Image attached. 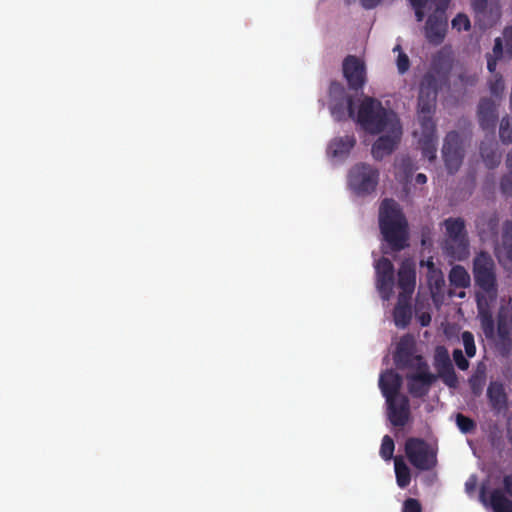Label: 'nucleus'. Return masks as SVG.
Segmentation results:
<instances>
[{
  "mask_svg": "<svg viewBox=\"0 0 512 512\" xmlns=\"http://www.w3.org/2000/svg\"><path fill=\"white\" fill-rule=\"evenodd\" d=\"M381 1L382 0H361V5L365 9H373L377 7L381 3Z\"/></svg>",
  "mask_w": 512,
  "mask_h": 512,
  "instance_id": "obj_52",
  "label": "nucleus"
},
{
  "mask_svg": "<svg viewBox=\"0 0 512 512\" xmlns=\"http://www.w3.org/2000/svg\"><path fill=\"white\" fill-rule=\"evenodd\" d=\"M498 258H505L512 263V221H506L503 226L502 243L496 248Z\"/></svg>",
  "mask_w": 512,
  "mask_h": 512,
  "instance_id": "obj_26",
  "label": "nucleus"
},
{
  "mask_svg": "<svg viewBox=\"0 0 512 512\" xmlns=\"http://www.w3.org/2000/svg\"><path fill=\"white\" fill-rule=\"evenodd\" d=\"M449 282L455 288H467L470 286L471 278L467 270L461 265H455L449 272Z\"/></svg>",
  "mask_w": 512,
  "mask_h": 512,
  "instance_id": "obj_28",
  "label": "nucleus"
},
{
  "mask_svg": "<svg viewBox=\"0 0 512 512\" xmlns=\"http://www.w3.org/2000/svg\"><path fill=\"white\" fill-rule=\"evenodd\" d=\"M489 0H474L473 9L477 14H484Z\"/></svg>",
  "mask_w": 512,
  "mask_h": 512,
  "instance_id": "obj_47",
  "label": "nucleus"
},
{
  "mask_svg": "<svg viewBox=\"0 0 512 512\" xmlns=\"http://www.w3.org/2000/svg\"><path fill=\"white\" fill-rule=\"evenodd\" d=\"M429 322H430V316H429V315L427 316V318H426L425 316H422V317H421V324H422L423 326L428 325V324H429Z\"/></svg>",
  "mask_w": 512,
  "mask_h": 512,
  "instance_id": "obj_55",
  "label": "nucleus"
},
{
  "mask_svg": "<svg viewBox=\"0 0 512 512\" xmlns=\"http://www.w3.org/2000/svg\"><path fill=\"white\" fill-rule=\"evenodd\" d=\"M393 50L399 52L397 57V69L399 73L404 74L410 67V60L408 56L402 52L400 45H397Z\"/></svg>",
  "mask_w": 512,
  "mask_h": 512,
  "instance_id": "obj_40",
  "label": "nucleus"
},
{
  "mask_svg": "<svg viewBox=\"0 0 512 512\" xmlns=\"http://www.w3.org/2000/svg\"><path fill=\"white\" fill-rule=\"evenodd\" d=\"M404 451L410 464L420 471L432 470L437 465L436 451L422 438H408Z\"/></svg>",
  "mask_w": 512,
  "mask_h": 512,
  "instance_id": "obj_6",
  "label": "nucleus"
},
{
  "mask_svg": "<svg viewBox=\"0 0 512 512\" xmlns=\"http://www.w3.org/2000/svg\"><path fill=\"white\" fill-rule=\"evenodd\" d=\"M397 285L401 290L398 296L400 301L409 300L416 285L415 265L410 260L402 261L398 270Z\"/></svg>",
  "mask_w": 512,
  "mask_h": 512,
  "instance_id": "obj_18",
  "label": "nucleus"
},
{
  "mask_svg": "<svg viewBox=\"0 0 512 512\" xmlns=\"http://www.w3.org/2000/svg\"><path fill=\"white\" fill-rule=\"evenodd\" d=\"M396 482L400 488H406L411 482V472L407 464L401 458L394 460Z\"/></svg>",
  "mask_w": 512,
  "mask_h": 512,
  "instance_id": "obj_30",
  "label": "nucleus"
},
{
  "mask_svg": "<svg viewBox=\"0 0 512 512\" xmlns=\"http://www.w3.org/2000/svg\"><path fill=\"white\" fill-rule=\"evenodd\" d=\"M479 149L487 168L493 169L500 164L501 154L498 152L497 143L494 140L482 141Z\"/></svg>",
  "mask_w": 512,
  "mask_h": 512,
  "instance_id": "obj_25",
  "label": "nucleus"
},
{
  "mask_svg": "<svg viewBox=\"0 0 512 512\" xmlns=\"http://www.w3.org/2000/svg\"><path fill=\"white\" fill-rule=\"evenodd\" d=\"M498 60L500 59L487 55V68L492 75L497 74L495 71Z\"/></svg>",
  "mask_w": 512,
  "mask_h": 512,
  "instance_id": "obj_51",
  "label": "nucleus"
},
{
  "mask_svg": "<svg viewBox=\"0 0 512 512\" xmlns=\"http://www.w3.org/2000/svg\"><path fill=\"white\" fill-rule=\"evenodd\" d=\"M499 219L496 214L489 217L487 225L491 234H497Z\"/></svg>",
  "mask_w": 512,
  "mask_h": 512,
  "instance_id": "obj_48",
  "label": "nucleus"
},
{
  "mask_svg": "<svg viewBox=\"0 0 512 512\" xmlns=\"http://www.w3.org/2000/svg\"><path fill=\"white\" fill-rule=\"evenodd\" d=\"M477 486V478L476 476H471L465 483V490L467 493H472L475 491Z\"/></svg>",
  "mask_w": 512,
  "mask_h": 512,
  "instance_id": "obj_50",
  "label": "nucleus"
},
{
  "mask_svg": "<svg viewBox=\"0 0 512 512\" xmlns=\"http://www.w3.org/2000/svg\"><path fill=\"white\" fill-rule=\"evenodd\" d=\"M472 273L475 285L479 288L476 293V304L481 329L487 339L495 338V321L490 305L498 296L496 264L492 256L479 252L473 259Z\"/></svg>",
  "mask_w": 512,
  "mask_h": 512,
  "instance_id": "obj_1",
  "label": "nucleus"
},
{
  "mask_svg": "<svg viewBox=\"0 0 512 512\" xmlns=\"http://www.w3.org/2000/svg\"><path fill=\"white\" fill-rule=\"evenodd\" d=\"M502 40L505 43V52L512 57V26H506L502 32Z\"/></svg>",
  "mask_w": 512,
  "mask_h": 512,
  "instance_id": "obj_42",
  "label": "nucleus"
},
{
  "mask_svg": "<svg viewBox=\"0 0 512 512\" xmlns=\"http://www.w3.org/2000/svg\"><path fill=\"white\" fill-rule=\"evenodd\" d=\"M402 512H422L421 503L415 498H407L403 503Z\"/></svg>",
  "mask_w": 512,
  "mask_h": 512,
  "instance_id": "obj_43",
  "label": "nucleus"
},
{
  "mask_svg": "<svg viewBox=\"0 0 512 512\" xmlns=\"http://www.w3.org/2000/svg\"><path fill=\"white\" fill-rule=\"evenodd\" d=\"M452 28L457 31H469L471 23L468 16L463 13L457 14L452 20Z\"/></svg>",
  "mask_w": 512,
  "mask_h": 512,
  "instance_id": "obj_38",
  "label": "nucleus"
},
{
  "mask_svg": "<svg viewBox=\"0 0 512 512\" xmlns=\"http://www.w3.org/2000/svg\"><path fill=\"white\" fill-rule=\"evenodd\" d=\"M478 120L483 130L494 132L498 114L492 98H481L478 105Z\"/></svg>",
  "mask_w": 512,
  "mask_h": 512,
  "instance_id": "obj_20",
  "label": "nucleus"
},
{
  "mask_svg": "<svg viewBox=\"0 0 512 512\" xmlns=\"http://www.w3.org/2000/svg\"><path fill=\"white\" fill-rule=\"evenodd\" d=\"M356 100L360 98H334L330 105L331 114L336 121L348 118L354 119Z\"/></svg>",
  "mask_w": 512,
  "mask_h": 512,
  "instance_id": "obj_22",
  "label": "nucleus"
},
{
  "mask_svg": "<svg viewBox=\"0 0 512 512\" xmlns=\"http://www.w3.org/2000/svg\"><path fill=\"white\" fill-rule=\"evenodd\" d=\"M376 286L384 300H389L393 293L394 266L386 257L380 258L375 265Z\"/></svg>",
  "mask_w": 512,
  "mask_h": 512,
  "instance_id": "obj_15",
  "label": "nucleus"
},
{
  "mask_svg": "<svg viewBox=\"0 0 512 512\" xmlns=\"http://www.w3.org/2000/svg\"><path fill=\"white\" fill-rule=\"evenodd\" d=\"M489 505L493 512H512V500L501 489H493L491 491Z\"/></svg>",
  "mask_w": 512,
  "mask_h": 512,
  "instance_id": "obj_27",
  "label": "nucleus"
},
{
  "mask_svg": "<svg viewBox=\"0 0 512 512\" xmlns=\"http://www.w3.org/2000/svg\"><path fill=\"white\" fill-rule=\"evenodd\" d=\"M443 226L445 227L444 253L454 260H465L469 255V240L464 219L449 217L444 220Z\"/></svg>",
  "mask_w": 512,
  "mask_h": 512,
  "instance_id": "obj_5",
  "label": "nucleus"
},
{
  "mask_svg": "<svg viewBox=\"0 0 512 512\" xmlns=\"http://www.w3.org/2000/svg\"><path fill=\"white\" fill-rule=\"evenodd\" d=\"M480 500L482 503L487 504L486 498H485V489L482 488L480 492Z\"/></svg>",
  "mask_w": 512,
  "mask_h": 512,
  "instance_id": "obj_56",
  "label": "nucleus"
},
{
  "mask_svg": "<svg viewBox=\"0 0 512 512\" xmlns=\"http://www.w3.org/2000/svg\"><path fill=\"white\" fill-rule=\"evenodd\" d=\"M503 491L512 497V474L505 475L503 478Z\"/></svg>",
  "mask_w": 512,
  "mask_h": 512,
  "instance_id": "obj_49",
  "label": "nucleus"
},
{
  "mask_svg": "<svg viewBox=\"0 0 512 512\" xmlns=\"http://www.w3.org/2000/svg\"><path fill=\"white\" fill-rule=\"evenodd\" d=\"M384 132L385 134L381 135L371 148L373 158L378 161L391 155L399 145L403 133L400 120L385 128Z\"/></svg>",
  "mask_w": 512,
  "mask_h": 512,
  "instance_id": "obj_10",
  "label": "nucleus"
},
{
  "mask_svg": "<svg viewBox=\"0 0 512 512\" xmlns=\"http://www.w3.org/2000/svg\"><path fill=\"white\" fill-rule=\"evenodd\" d=\"M499 136L504 144L512 143V119L508 116L503 117L500 122Z\"/></svg>",
  "mask_w": 512,
  "mask_h": 512,
  "instance_id": "obj_33",
  "label": "nucleus"
},
{
  "mask_svg": "<svg viewBox=\"0 0 512 512\" xmlns=\"http://www.w3.org/2000/svg\"><path fill=\"white\" fill-rule=\"evenodd\" d=\"M456 424L459 430L464 434L471 433L476 429L475 421L461 413L456 415Z\"/></svg>",
  "mask_w": 512,
  "mask_h": 512,
  "instance_id": "obj_34",
  "label": "nucleus"
},
{
  "mask_svg": "<svg viewBox=\"0 0 512 512\" xmlns=\"http://www.w3.org/2000/svg\"><path fill=\"white\" fill-rule=\"evenodd\" d=\"M500 188L503 194L512 195V172L507 173L502 177Z\"/></svg>",
  "mask_w": 512,
  "mask_h": 512,
  "instance_id": "obj_44",
  "label": "nucleus"
},
{
  "mask_svg": "<svg viewBox=\"0 0 512 512\" xmlns=\"http://www.w3.org/2000/svg\"><path fill=\"white\" fill-rule=\"evenodd\" d=\"M435 10L430 14L424 26V35L428 43L434 46L440 45L447 34L448 20L446 10L450 2L432 1Z\"/></svg>",
  "mask_w": 512,
  "mask_h": 512,
  "instance_id": "obj_8",
  "label": "nucleus"
},
{
  "mask_svg": "<svg viewBox=\"0 0 512 512\" xmlns=\"http://www.w3.org/2000/svg\"><path fill=\"white\" fill-rule=\"evenodd\" d=\"M503 53V40L501 37H497L494 41L492 54H488V56L501 59L503 57Z\"/></svg>",
  "mask_w": 512,
  "mask_h": 512,
  "instance_id": "obj_45",
  "label": "nucleus"
},
{
  "mask_svg": "<svg viewBox=\"0 0 512 512\" xmlns=\"http://www.w3.org/2000/svg\"><path fill=\"white\" fill-rule=\"evenodd\" d=\"M379 182V171L367 163L354 165L348 174V186L358 196L373 193Z\"/></svg>",
  "mask_w": 512,
  "mask_h": 512,
  "instance_id": "obj_7",
  "label": "nucleus"
},
{
  "mask_svg": "<svg viewBox=\"0 0 512 512\" xmlns=\"http://www.w3.org/2000/svg\"><path fill=\"white\" fill-rule=\"evenodd\" d=\"M414 341L410 336H403L397 344L394 362L398 369H415L421 363H427L421 355H415Z\"/></svg>",
  "mask_w": 512,
  "mask_h": 512,
  "instance_id": "obj_13",
  "label": "nucleus"
},
{
  "mask_svg": "<svg viewBox=\"0 0 512 512\" xmlns=\"http://www.w3.org/2000/svg\"><path fill=\"white\" fill-rule=\"evenodd\" d=\"M356 144L354 135L334 138L328 146V154L337 159L346 158Z\"/></svg>",
  "mask_w": 512,
  "mask_h": 512,
  "instance_id": "obj_23",
  "label": "nucleus"
},
{
  "mask_svg": "<svg viewBox=\"0 0 512 512\" xmlns=\"http://www.w3.org/2000/svg\"><path fill=\"white\" fill-rule=\"evenodd\" d=\"M342 74L351 91L357 94L363 90L367 82V70L361 58L347 55L342 62Z\"/></svg>",
  "mask_w": 512,
  "mask_h": 512,
  "instance_id": "obj_9",
  "label": "nucleus"
},
{
  "mask_svg": "<svg viewBox=\"0 0 512 512\" xmlns=\"http://www.w3.org/2000/svg\"><path fill=\"white\" fill-rule=\"evenodd\" d=\"M443 284H444V279H443V277H442V276H441L439 279H437V280L435 281V286H436L437 288H440Z\"/></svg>",
  "mask_w": 512,
  "mask_h": 512,
  "instance_id": "obj_57",
  "label": "nucleus"
},
{
  "mask_svg": "<svg viewBox=\"0 0 512 512\" xmlns=\"http://www.w3.org/2000/svg\"><path fill=\"white\" fill-rule=\"evenodd\" d=\"M452 355H453V360H454L456 366L460 370L464 371V370L468 369L469 361L465 358L461 349H454Z\"/></svg>",
  "mask_w": 512,
  "mask_h": 512,
  "instance_id": "obj_41",
  "label": "nucleus"
},
{
  "mask_svg": "<svg viewBox=\"0 0 512 512\" xmlns=\"http://www.w3.org/2000/svg\"><path fill=\"white\" fill-rule=\"evenodd\" d=\"M408 300L400 301L398 297V303L394 309V322L397 327L405 328L411 320V308L407 303Z\"/></svg>",
  "mask_w": 512,
  "mask_h": 512,
  "instance_id": "obj_29",
  "label": "nucleus"
},
{
  "mask_svg": "<svg viewBox=\"0 0 512 512\" xmlns=\"http://www.w3.org/2000/svg\"><path fill=\"white\" fill-rule=\"evenodd\" d=\"M462 342L464 345L466 355L470 358L474 357L476 354V346L473 334L469 331H464L462 333Z\"/></svg>",
  "mask_w": 512,
  "mask_h": 512,
  "instance_id": "obj_37",
  "label": "nucleus"
},
{
  "mask_svg": "<svg viewBox=\"0 0 512 512\" xmlns=\"http://www.w3.org/2000/svg\"><path fill=\"white\" fill-rule=\"evenodd\" d=\"M510 107L512 109V98H510Z\"/></svg>",
  "mask_w": 512,
  "mask_h": 512,
  "instance_id": "obj_58",
  "label": "nucleus"
},
{
  "mask_svg": "<svg viewBox=\"0 0 512 512\" xmlns=\"http://www.w3.org/2000/svg\"><path fill=\"white\" fill-rule=\"evenodd\" d=\"M439 80H441L433 71L427 72L420 83L421 93L426 92L427 95L433 93L434 96H437L438 88H439Z\"/></svg>",
  "mask_w": 512,
  "mask_h": 512,
  "instance_id": "obj_31",
  "label": "nucleus"
},
{
  "mask_svg": "<svg viewBox=\"0 0 512 512\" xmlns=\"http://www.w3.org/2000/svg\"><path fill=\"white\" fill-rule=\"evenodd\" d=\"M415 182L420 185L425 184L427 182V176L423 173H418L415 177Z\"/></svg>",
  "mask_w": 512,
  "mask_h": 512,
  "instance_id": "obj_53",
  "label": "nucleus"
},
{
  "mask_svg": "<svg viewBox=\"0 0 512 512\" xmlns=\"http://www.w3.org/2000/svg\"><path fill=\"white\" fill-rule=\"evenodd\" d=\"M434 366L438 372V376L449 387H455L458 378L451 362L449 353L444 346H438L434 355Z\"/></svg>",
  "mask_w": 512,
  "mask_h": 512,
  "instance_id": "obj_17",
  "label": "nucleus"
},
{
  "mask_svg": "<svg viewBox=\"0 0 512 512\" xmlns=\"http://www.w3.org/2000/svg\"><path fill=\"white\" fill-rule=\"evenodd\" d=\"M487 397L493 411L500 413L507 409V395L502 383L492 381L487 389Z\"/></svg>",
  "mask_w": 512,
  "mask_h": 512,
  "instance_id": "obj_24",
  "label": "nucleus"
},
{
  "mask_svg": "<svg viewBox=\"0 0 512 512\" xmlns=\"http://www.w3.org/2000/svg\"><path fill=\"white\" fill-rule=\"evenodd\" d=\"M496 320L498 345L509 350L512 345V305L510 301L501 303Z\"/></svg>",
  "mask_w": 512,
  "mask_h": 512,
  "instance_id": "obj_14",
  "label": "nucleus"
},
{
  "mask_svg": "<svg viewBox=\"0 0 512 512\" xmlns=\"http://www.w3.org/2000/svg\"><path fill=\"white\" fill-rule=\"evenodd\" d=\"M395 444L389 435H385L382 439L380 447V455L384 460H390L393 457Z\"/></svg>",
  "mask_w": 512,
  "mask_h": 512,
  "instance_id": "obj_35",
  "label": "nucleus"
},
{
  "mask_svg": "<svg viewBox=\"0 0 512 512\" xmlns=\"http://www.w3.org/2000/svg\"><path fill=\"white\" fill-rule=\"evenodd\" d=\"M452 69V52L449 46L442 47L431 60V71L440 79L446 80Z\"/></svg>",
  "mask_w": 512,
  "mask_h": 512,
  "instance_id": "obj_21",
  "label": "nucleus"
},
{
  "mask_svg": "<svg viewBox=\"0 0 512 512\" xmlns=\"http://www.w3.org/2000/svg\"><path fill=\"white\" fill-rule=\"evenodd\" d=\"M437 98H418V120L421 128L419 144L422 155L429 161L436 158L437 135L433 115L436 110Z\"/></svg>",
  "mask_w": 512,
  "mask_h": 512,
  "instance_id": "obj_4",
  "label": "nucleus"
},
{
  "mask_svg": "<svg viewBox=\"0 0 512 512\" xmlns=\"http://www.w3.org/2000/svg\"><path fill=\"white\" fill-rule=\"evenodd\" d=\"M379 228L383 239L394 252L408 247V224L398 203L385 198L379 207Z\"/></svg>",
  "mask_w": 512,
  "mask_h": 512,
  "instance_id": "obj_2",
  "label": "nucleus"
},
{
  "mask_svg": "<svg viewBox=\"0 0 512 512\" xmlns=\"http://www.w3.org/2000/svg\"><path fill=\"white\" fill-rule=\"evenodd\" d=\"M506 166L508 169V173H512V150L507 154Z\"/></svg>",
  "mask_w": 512,
  "mask_h": 512,
  "instance_id": "obj_54",
  "label": "nucleus"
},
{
  "mask_svg": "<svg viewBox=\"0 0 512 512\" xmlns=\"http://www.w3.org/2000/svg\"><path fill=\"white\" fill-rule=\"evenodd\" d=\"M489 88L491 96H501L505 89L503 77L500 74L492 75V79L489 81Z\"/></svg>",
  "mask_w": 512,
  "mask_h": 512,
  "instance_id": "obj_36",
  "label": "nucleus"
},
{
  "mask_svg": "<svg viewBox=\"0 0 512 512\" xmlns=\"http://www.w3.org/2000/svg\"><path fill=\"white\" fill-rule=\"evenodd\" d=\"M406 380L409 394L413 398H422L429 393L437 376L430 372L427 363H421V366L415 368V372L406 374Z\"/></svg>",
  "mask_w": 512,
  "mask_h": 512,
  "instance_id": "obj_12",
  "label": "nucleus"
},
{
  "mask_svg": "<svg viewBox=\"0 0 512 512\" xmlns=\"http://www.w3.org/2000/svg\"><path fill=\"white\" fill-rule=\"evenodd\" d=\"M411 7L414 10L417 22H422L425 18V8L429 0H409Z\"/></svg>",
  "mask_w": 512,
  "mask_h": 512,
  "instance_id": "obj_39",
  "label": "nucleus"
},
{
  "mask_svg": "<svg viewBox=\"0 0 512 512\" xmlns=\"http://www.w3.org/2000/svg\"><path fill=\"white\" fill-rule=\"evenodd\" d=\"M353 120L368 134L377 135L400 119L394 111L383 107L378 98H360L356 101Z\"/></svg>",
  "mask_w": 512,
  "mask_h": 512,
  "instance_id": "obj_3",
  "label": "nucleus"
},
{
  "mask_svg": "<svg viewBox=\"0 0 512 512\" xmlns=\"http://www.w3.org/2000/svg\"><path fill=\"white\" fill-rule=\"evenodd\" d=\"M344 86L337 81H332L329 86V96H345Z\"/></svg>",
  "mask_w": 512,
  "mask_h": 512,
  "instance_id": "obj_46",
  "label": "nucleus"
},
{
  "mask_svg": "<svg viewBox=\"0 0 512 512\" xmlns=\"http://www.w3.org/2000/svg\"><path fill=\"white\" fill-rule=\"evenodd\" d=\"M387 403V416L390 423L395 427H404L411 415L410 401L406 395L386 401Z\"/></svg>",
  "mask_w": 512,
  "mask_h": 512,
  "instance_id": "obj_16",
  "label": "nucleus"
},
{
  "mask_svg": "<svg viewBox=\"0 0 512 512\" xmlns=\"http://www.w3.org/2000/svg\"><path fill=\"white\" fill-rule=\"evenodd\" d=\"M442 156L449 173H455L464 158V141L457 131L447 133L442 148Z\"/></svg>",
  "mask_w": 512,
  "mask_h": 512,
  "instance_id": "obj_11",
  "label": "nucleus"
},
{
  "mask_svg": "<svg viewBox=\"0 0 512 512\" xmlns=\"http://www.w3.org/2000/svg\"><path fill=\"white\" fill-rule=\"evenodd\" d=\"M469 386L471 393L478 397L482 394L486 384V376L484 372H476L469 378Z\"/></svg>",
  "mask_w": 512,
  "mask_h": 512,
  "instance_id": "obj_32",
  "label": "nucleus"
},
{
  "mask_svg": "<svg viewBox=\"0 0 512 512\" xmlns=\"http://www.w3.org/2000/svg\"><path fill=\"white\" fill-rule=\"evenodd\" d=\"M402 386V377L393 370H386L379 378V388L386 401L399 397Z\"/></svg>",
  "mask_w": 512,
  "mask_h": 512,
  "instance_id": "obj_19",
  "label": "nucleus"
}]
</instances>
